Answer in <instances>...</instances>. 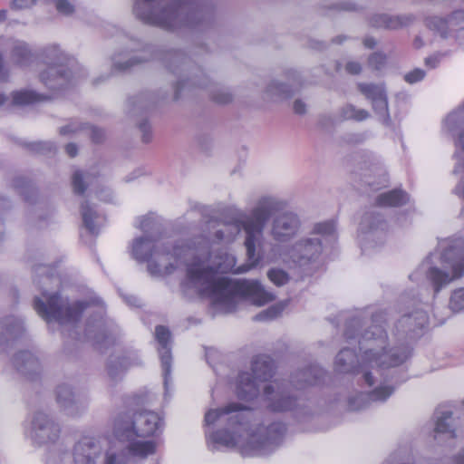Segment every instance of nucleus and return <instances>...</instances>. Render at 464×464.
<instances>
[{
  "label": "nucleus",
  "mask_w": 464,
  "mask_h": 464,
  "mask_svg": "<svg viewBox=\"0 0 464 464\" xmlns=\"http://www.w3.org/2000/svg\"><path fill=\"white\" fill-rule=\"evenodd\" d=\"M140 131L142 132V140L144 142H149L151 139L150 127L147 122H141L139 125Z\"/></svg>",
  "instance_id": "c03bdc74"
},
{
  "label": "nucleus",
  "mask_w": 464,
  "mask_h": 464,
  "mask_svg": "<svg viewBox=\"0 0 464 464\" xmlns=\"http://www.w3.org/2000/svg\"><path fill=\"white\" fill-rule=\"evenodd\" d=\"M95 440L92 437H82L74 446L73 459L75 464H95Z\"/></svg>",
  "instance_id": "4468645a"
},
{
  "label": "nucleus",
  "mask_w": 464,
  "mask_h": 464,
  "mask_svg": "<svg viewBox=\"0 0 464 464\" xmlns=\"http://www.w3.org/2000/svg\"><path fill=\"white\" fill-rule=\"evenodd\" d=\"M343 116L345 119L360 121L365 120L369 116V113L364 110H356L353 106L348 105L343 108Z\"/></svg>",
  "instance_id": "2f4dec72"
},
{
  "label": "nucleus",
  "mask_w": 464,
  "mask_h": 464,
  "mask_svg": "<svg viewBox=\"0 0 464 464\" xmlns=\"http://www.w3.org/2000/svg\"><path fill=\"white\" fill-rule=\"evenodd\" d=\"M113 433L119 441L126 444V452L133 458L145 459L156 452L157 443L153 440L141 439L138 433L127 430L124 427L114 426Z\"/></svg>",
  "instance_id": "1a4fd4ad"
},
{
  "label": "nucleus",
  "mask_w": 464,
  "mask_h": 464,
  "mask_svg": "<svg viewBox=\"0 0 464 464\" xmlns=\"http://www.w3.org/2000/svg\"><path fill=\"white\" fill-rule=\"evenodd\" d=\"M160 425V418L152 411L135 412L131 417H120L115 427H124L127 430L138 433L141 439H150L154 436Z\"/></svg>",
  "instance_id": "6e6552de"
},
{
  "label": "nucleus",
  "mask_w": 464,
  "mask_h": 464,
  "mask_svg": "<svg viewBox=\"0 0 464 464\" xmlns=\"http://www.w3.org/2000/svg\"><path fill=\"white\" fill-rule=\"evenodd\" d=\"M345 70L348 73L355 75L360 73L362 66L358 62L350 61L346 63Z\"/></svg>",
  "instance_id": "37998d69"
},
{
  "label": "nucleus",
  "mask_w": 464,
  "mask_h": 464,
  "mask_svg": "<svg viewBox=\"0 0 464 464\" xmlns=\"http://www.w3.org/2000/svg\"><path fill=\"white\" fill-rule=\"evenodd\" d=\"M43 295L46 299V303L36 297L34 302V308L46 322L56 321L59 324H66L76 322L82 317L84 310L82 303L69 304L58 293L49 295L44 294Z\"/></svg>",
  "instance_id": "39448f33"
},
{
  "label": "nucleus",
  "mask_w": 464,
  "mask_h": 464,
  "mask_svg": "<svg viewBox=\"0 0 464 464\" xmlns=\"http://www.w3.org/2000/svg\"><path fill=\"white\" fill-rule=\"evenodd\" d=\"M326 46L325 44L324 43H321V42H314L313 44H312V47L314 48V49H317V50H323L324 49Z\"/></svg>",
  "instance_id": "bf43d9fd"
},
{
  "label": "nucleus",
  "mask_w": 464,
  "mask_h": 464,
  "mask_svg": "<svg viewBox=\"0 0 464 464\" xmlns=\"http://www.w3.org/2000/svg\"><path fill=\"white\" fill-rule=\"evenodd\" d=\"M12 58L21 66L28 65L33 60L29 45L24 42H17L13 47Z\"/></svg>",
  "instance_id": "a211bd4d"
},
{
  "label": "nucleus",
  "mask_w": 464,
  "mask_h": 464,
  "mask_svg": "<svg viewBox=\"0 0 464 464\" xmlns=\"http://www.w3.org/2000/svg\"><path fill=\"white\" fill-rule=\"evenodd\" d=\"M286 430V428H285V425L282 422H278V423H273L269 428H268V434L269 436L271 435L272 432H275V433H277V434H283L285 433Z\"/></svg>",
  "instance_id": "a18cd8bd"
},
{
  "label": "nucleus",
  "mask_w": 464,
  "mask_h": 464,
  "mask_svg": "<svg viewBox=\"0 0 464 464\" xmlns=\"http://www.w3.org/2000/svg\"><path fill=\"white\" fill-rule=\"evenodd\" d=\"M46 100L47 97L37 94L33 89H24L14 94V103L16 105H29Z\"/></svg>",
  "instance_id": "6ab92c4d"
},
{
  "label": "nucleus",
  "mask_w": 464,
  "mask_h": 464,
  "mask_svg": "<svg viewBox=\"0 0 464 464\" xmlns=\"http://www.w3.org/2000/svg\"><path fill=\"white\" fill-rule=\"evenodd\" d=\"M117 456L116 454H107L104 464H116Z\"/></svg>",
  "instance_id": "6e6d98bb"
},
{
  "label": "nucleus",
  "mask_w": 464,
  "mask_h": 464,
  "mask_svg": "<svg viewBox=\"0 0 464 464\" xmlns=\"http://www.w3.org/2000/svg\"><path fill=\"white\" fill-rule=\"evenodd\" d=\"M72 185L73 192L78 195H82L86 190V185L83 181V176L80 170L73 173L72 178Z\"/></svg>",
  "instance_id": "c9c22d12"
},
{
  "label": "nucleus",
  "mask_w": 464,
  "mask_h": 464,
  "mask_svg": "<svg viewBox=\"0 0 464 464\" xmlns=\"http://www.w3.org/2000/svg\"><path fill=\"white\" fill-rule=\"evenodd\" d=\"M403 192L401 190H391L382 193L376 198V205L378 207H397L403 202Z\"/></svg>",
  "instance_id": "aec40b11"
},
{
  "label": "nucleus",
  "mask_w": 464,
  "mask_h": 464,
  "mask_svg": "<svg viewBox=\"0 0 464 464\" xmlns=\"http://www.w3.org/2000/svg\"><path fill=\"white\" fill-rule=\"evenodd\" d=\"M298 246L304 248V255L300 256L298 260L299 262H301V260L304 258L312 260L314 257H317L322 252V243L319 240L307 239Z\"/></svg>",
  "instance_id": "5701e85b"
},
{
  "label": "nucleus",
  "mask_w": 464,
  "mask_h": 464,
  "mask_svg": "<svg viewBox=\"0 0 464 464\" xmlns=\"http://www.w3.org/2000/svg\"><path fill=\"white\" fill-rule=\"evenodd\" d=\"M344 40H346V36H344V35H339V36H337V37L333 38L332 42H333L334 44H342Z\"/></svg>",
  "instance_id": "052dcab7"
},
{
  "label": "nucleus",
  "mask_w": 464,
  "mask_h": 464,
  "mask_svg": "<svg viewBox=\"0 0 464 464\" xmlns=\"http://www.w3.org/2000/svg\"><path fill=\"white\" fill-rule=\"evenodd\" d=\"M215 440L227 447H235L237 444L236 436L227 430H218L216 433Z\"/></svg>",
  "instance_id": "473e14b6"
},
{
  "label": "nucleus",
  "mask_w": 464,
  "mask_h": 464,
  "mask_svg": "<svg viewBox=\"0 0 464 464\" xmlns=\"http://www.w3.org/2000/svg\"><path fill=\"white\" fill-rule=\"evenodd\" d=\"M246 410H247V408L243 406L242 404L237 402H231L224 407L211 409L208 411H207L205 414V422L208 425H212L222 416L228 415L234 412L243 411Z\"/></svg>",
  "instance_id": "dca6fc26"
},
{
  "label": "nucleus",
  "mask_w": 464,
  "mask_h": 464,
  "mask_svg": "<svg viewBox=\"0 0 464 464\" xmlns=\"http://www.w3.org/2000/svg\"><path fill=\"white\" fill-rule=\"evenodd\" d=\"M403 22L399 16L379 14L374 18V25L386 29L395 30L401 27Z\"/></svg>",
  "instance_id": "393cba45"
},
{
  "label": "nucleus",
  "mask_w": 464,
  "mask_h": 464,
  "mask_svg": "<svg viewBox=\"0 0 464 464\" xmlns=\"http://www.w3.org/2000/svg\"><path fill=\"white\" fill-rule=\"evenodd\" d=\"M215 100L218 103L226 104L231 102L232 99L231 95L225 94L222 97H217Z\"/></svg>",
  "instance_id": "864d4df0"
},
{
  "label": "nucleus",
  "mask_w": 464,
  "mask_h": 464,
  "mask_svg": "<svg viewBox=\"0 0 464 464\" xmlns=\"http://www.w3.org/2000/svg\"><path fill=\"white\" fill-rule=\"evenodd\" d=\"M276 209L275 204L265 200L249 216L224 224V229L216 232L218 240H234L244 229L246 237L245 246L247 263L237 266L236 257L227 252L221 253L215 262V267L205 266L199 259H195L187 268L188 279L200 287L201 295L213 299L216 304H226L237 297L248 298L256 305H264L275 299V295L262 286L258 281L232 280L218 277V273L243 274L256 267L260 257L256 256V243L262 237L266 222Z\"/></svg>",
  "instance_id": "f257e3e1"
},
{
  "label": "nucleus",
  "mask_w": 464,
  "mask_h": 464,
  "mask_svg": "<svg viewBox=\"0 0 464 464\" xmlns=\"http://www.w3.org/2000/svg\"><path fill=\"white\" fill-rule=\"evenodd\" d=\"M7 77V72L5 70L3 56L0 53V80H5Z\"/></svg>",
  "instance_id": "5fc2aeb1"
},
{
  "label": "nucleus",
  "mask_w": 464,
  "mask_h": 464,
  "mask_svg": "<svg viewBox=\"0 0 464 464\" xmlns=\"http://www.w3.org/2000/svg\"><path fill=\"white\" fill-rule=\"evenodd\" d=\"M314 231L321 235H332L335 231V224L333 221L318 223L314 227Z\"/></svg>",
  "instance_id": "58836bf2"
},
{
  "label": "nucleus",
  "mask_w": 464,
  "mask_h": 464,
  "mask_svg": "<svg viewBox=\"0 0 464 464\" xmlns=\"http://www.w3.org/2000/svg\"><path fill=\"white\" fill-rule=\"evenodd\" d=\"M455 460L457 464H464V450L456 457Z\"/></svg>",
  "instance_id": "680f3d73"
},
{
  "label": "nucleus",
  "mask_w": 464,
  "mask_h": 464,
  "mask_svg": "<svg viewBox=\"0 0 464 464\" xmlns=\"http://www.w3.org/2000/svg\"><path fill=\"white\" fill-rule=\"evenodd\" d=\"M363 338L366 340H374L379 345H382L386 343L387 334L382 326L373 325L370 330L364 333Z\"/></svg>",
  "instance_id": "bb28decb"
},
{
  "label": "nucleus",
  "mask_w": 464,
  "mask_h": 464,
  "mask_svg": "<svg viewBox=\"0 0 464 464\" xmlns=\"http://www.w3.org/2000/svg\"><path fill=\"white\" fill-rule=\"evenodd\" d=\"M103 138V132L102 130L99 129H93L92 130V140L93 142H100L102 139Z\"/></svg>",
  "instance_id": "8fccbe9b"
},
{
  "label": "nucleus",
  "mask_w": 464,
  "mask_h": 464,
  "mask_svg": "<svg viewBox=\"0 0 464 464\" xmlns=\"http://www.w3.org/2000/svg\"><path fill=\"white\" fill-rule=\"evenodd\" d=\"M65 395L72 396V393L65 386L59 387L57 390V401L60 402V401H62V400H66Z\"/></svg>",
  "instance_id": "49530a36"
},
{
  "label": "nucleus",
  "mask_w": 464,
  "mask_h": 464,
  "mask_svg": "<svg viewBox=\"0 0 464 464\" xmlns=\"http://www.w3.org/2000/svg\"><path fill=\"white\" fill-rule=\"evenodd\" d=\"M235 419H236V420H235L236 424H239V425L244 424V416H243L242 413L237 414V416H235Z\"/></svg>",
  "instance_id": "e2e57ef3"
},
{
  "label": "nucleus",
  "mask_w": 464,
  "mask_h": 464,
  "mask_svg": "<svg viewBox=\"0 0 464 464\" xmlns=\"http://www.w3.org/2000/svg\"><path fill=\"white\" fill-rule=\"evenodd\" d=\"M344 356H348L349 359H353L355 357L354 351L351 349H343L336 356L335 359V365L337 368H340L342 366H344L346 364V362L344 360Z\"/></svg>",
  "instance_id": "ea45409f"
},
{
  "label": "nucleus",
  "mask_w": 464,
  "mask_h": 464,
  "mask_svg": "<svg viewBox=\"0 0 464 464\" xmlns=\"http://www.w3.org/2000/svg\"><path fill=\"white\" fill-rule=\"evenodd\" d=\"M441 262L446 267L451 269V276L437 267L429 269L428 277L432 283L436 293L443 285L461 277L464 274V249L459 246L458 240L455 241L454 245L450 246L444 250L441 256Z\"/></svg>",
  "instance_id": "0eeeda50"
},
{
  "label": "nucleus",
  "mask_w": 464,
  "mask_h": 464,
  "mask_svg": "<svg viewBox=\"0 0 464 464\" xmlns=\"http://www.w3.org/2000/svg\"><path fill=\"white\" fill-rule=\"evenodd\" d=\"M34 428L40 430H47L49 432L46 434L48 439L53 440L57 437L60 429L57 425L51 420L44 412H37L33 420Z\"/></svg>",
  "instance_id": "f3484780"
},
{
  "label": "nucleus",
  "mask_w": 464,
  "mask_h": 464,
  "mask_svg": "<svg viewBox=\"0 0 464 464\" xmlns=\"http://www.w3.org/2000/svg\"><path fill=\"white\" fill-rule=\"evenodd\" d=\"M285 309V304H277L275 305H272L268 307L266 310L259 313L254 317V320L256 321H266V320H273L279 316L283 310Z\"/></svg>",
  "instance_id": "c85d7f7f"
},
{
  "label": "nucleus",
  "mask_w": 464,
  "mask_h": 464,
  "mask_svg": "<svg viewBox=\"0 0 464 464\" xmlns=\"http://www.w3.org/2000/svg\"><path fill=\"white\" fill-rule=\"evenodd\" d=\"M39 58L45 68L39 72L38 78L47 87L78 84L88 75L86 69L58 44L44 47L40 51Z\"/></svg>",
  "instance_id": "20e7f679"
},
{
  "label": "nucleus",
  "mask_w": 464,
  "mask_h": 464,
  "mask_svg": "<svg viewBox=\"0 0 464 464\" xmlns=\"http://www.w3.org/2000/svg\"><path fill=\"white\" fill-rule=\"evenodd\" d=\"M12 5L17 9H23L27 6L25 0H13Z\"/></svg>",
  "instance_id": "603ef678"
},
{
  "label": "nucleus",
  "mask_w": 464,
  "mask_h": 464,
  "mask_svg": "<svg viewBox=\"0 0 464 464\" xmlns=\"http://www.w3.org/2000/svg\"><path fill=\"white\" fill-rule=\"evenodd\" d=\"M452 412L451 411H443L441 415L437 418L434 431L436 434H444L449 433L450 437L454 439L456 438V433L454 430L450 429V424L448 420H451Z\"/></svg>",
  "instance_id": "b1692460"
},
{
  "label": "nucleus",
  "mask_w": 464,
  "mask_h": 464,
  "mask_svg": "<svg viewBox=\"0 0 464 464\" xmlns=\"http://www.w3.org/2000/svg\"><path fill=\"white\" fill-rule=\"evenodd\" d=\"M427 25L430 29L440 34L441 37L447 36L449 26L446 19L433 16L427 20Z\"/></svg>",
  "instance_id": "cd10ccee"
},
{
  "label": "nucleus",
  "mask_w": 464,
  "mask_h": 464,
  "mask_svg": "<svg viewBox=\"0 0 464 464\" xmlns=\"http://www.w3.org/2000/svg\"><path fill=\"white\" fill-rule=\"evenodd\" d=\"M155 337L161 346V349L165 351V354L162 355V362L164 363H169V360L170 358L169 345L171 337L169 330L163 325H158L155 330Z\"/></svg>",
  "instance_id": "412c9836"
},
{
  "label": "nucleus",
  "mask_w": 464,
  "mask_h": 464,
  "mask_svg": "<svg viewBox=\"0 0 464 464\" xmlns=\"http://www.w3.org/2000/svg\"><path fill=\"white\" fill-rule=\"evenodd\" d=\"M72 130L69 129L68 126H64V127H62L61 130H60V133L62 135H66V134H69Z\"/></svg>",
  "instance_id": "338daca9"
},
{
  "label": "nucleus",
  "mask_w": 464,
  "mask_h": 464,
  "mask_svg": "<svg viewBox=\"0 0 464 464\" xmlns=\"http://www.w3.org/2000/svg\"><path fill=\"white\" fill-rule=\"evenodd\" d=\"M429 324V316L426 312L422 310H417L411 314H408V327L411 332H415L420 329L427 327Z\"/></svg>",
  "instance_id": "4be33fe9"
},
{
  "label": "nucleus",
  "mask_w": 464,
  "mask_h": 464,
  "mask_svg": "<svg viewBox=\"0 0 464 464\" xmlns=\"http://www.w3.org/2000/svg\"><path fill=\"white\" fill-rule=\"evenodd\" d=\"M413 45L415 48L419 49L423 45V43L419 37H416V39L413 42Z\"/></svg>",
  "instance_id": "0e129e2a"
},
{
  "label": "nucleus",
  "mask_w": 464,
  "mask_h": 464,
  "mask_svg": "<svg viewBox=\"0 0 464 464\" xmlns=\"http://www.w3.org/2000/svg\"><path fill=\"white\" fill-rule=\"evenodd\" d=\"M82 216L85 227L90 232H93L95 229L94 221L97 214L87 201L82 204Z\"/></svg>",
  "instance_id": "a878e982"
},
{
  "label": "nucleus",
  "mask_w": 464,
  "mask_h": 464,
  "mask_svg": "<svg viewBox=\"0 0 464 464\" xmlns=\"http://www.w3.org/2000/svg\"><path fill=\"white\" fill-rule=\"evenodd\" d=\"M160 61L173 73L190 68L191 59L182 50H164L159 46L145 44L130 37L125 49L111 57V70L119 72H130L151 61Z\"/></svg>",
  "instance_id": "7ed1b4c3"
},
{
  "label": "nucleus",
  "mask_w": 464,
  "mask_h": 464,
  "mask_svg": "<svg viewBox=\"0 0 464 464\" xmlns=\"http://www.w3.org/2000/svg\"><path fill=\"white\" fill-rule=\"evenodd\" d=\"M439 63V58L437 56H431L425 59V63L431 68H434L437 66Z\"/></svg>",
  "instance_id": "3c124183"
},
{
  "label": "nucleus",
  "mask_w": 464,
  "mask_h": 464,
  "mask_svg": "<svg viewBox=\"0 0 464 464\" xmlns=\"http://www.w3.org/2000/svg\"><path fill=\"white\" fill-rule=\"evenodd\" d=\"M109 75H110V74H108V75L106 76V78H108V77H109ZM104 82H105V77H104V76H101V77L97 78V79L94 81V82H93V83H94V84H102V83H104Z\"/></svg>",
  "instance_id": "69168bd1"
},
{
  "label": "nucleus",
  "mask_w": 464,
  "mask_h": 464,
  "mask_svg": "<svg viewBox=\"0 0 464 464\" xmlns=\"http://www.w3.org/2000/svg\"><path fill=\"white\" fill-rule=\"evenodd\" d=\"M275 362L265 354L256 355L252 362V372H241L237 378V395L241 400H251L259 394L262 382L275 375Z\"/></svg>",
  "instance_id": "423d86ee"
},
{
  "label": "nucleus",
  "mask_w": 464,
  "mask_h": 464,
  "mask_svg": "<svg viewBox=\"0 0 464 464\" xmlns=\"http://www.w3.org/2000/svg\"><path fill=\"white\" fill-rule=\"evenodd\" d=\"M133 13L144 24L171 32L202 33L216 22L211 0H133Z\"/></svg>",
  "instance_id": "f03ea898"
},
{
  "label": "nucleus",
  "mask_w": 464,
  "mask_h": 464,
  "mask_svg": "<svg viewBox=\"0 0 464 464\" xmlns=\"http://www.w3.org/2000/svg\"><path fill=\"white\" fill-rule=\"evenodd\" d=\"M424 76H425V72L423 70L415 69L411 72L408 73V83L413 84V83L420 81L421 79H423Z\"/></svg>",
  "instance_id": "a19ab883"
},
{
  "label": "nucleus",
  "mask_w": 464,
  "mask_h": 464,
  "mask_svg": "<svg viewBox=\"0 0 464 464\" xmlns=\"http://www.w3.org/2000/svg\"><path fill=\"white\" fill-rule=\"evenodd\" d=\"M363 44H364L365 47L372 49L375 46L376 42L373 38L369 37L364 40Z\"/></svg>",
  "instance_id": "13d9d810"
},
{
  "label": "nucleus",
  "mask_w": 464,
  "mask_h": 464,
  "mask_svg": "<svg viewBox=\"0 0 464 464\" xmlns=\"http://www.w3.org/2000/svg\"><path fill=\"white\" fill-rule=\"evenodd\" d=\"M6 19V11L1 10L0 11V23L4 22Z\"/></svg>",
  "instance_id": "774afa93"
},
{
  "label": "nucleus",
  "mask_w": 464,
  "mask_h": 464,
  "mask_svg": "<svg viewBox=\"0 0 464 464\" xmlns=\"http://www.w3.org/2000/svg\"><path fill=\"white\" fill-rule=\"evenodd\" d=\"M294 111L296 114H304L305 112V104L301 100H296L294 102Z\"/></svg>",
  "instance_id": "de8ad7c7"
},
{
  "label": "nucleus",
  "mask_w": 464,
  "mask_h": 464,
  "mask_svg": "<svg viewBox=\"0 0 464 464\" xmlns=\"http://www.w3.org/2000/svg\"><path fill=\"white\" fill-rule=\"evenodd\" d=\"M406 355L396 348L375 351L371 348L365 352V359L372 368H390L403 363Z\"/></svg>",
  "instance_id": "f8f14e48"
},
{
  "label": "nucleus",
  "mask_w": 464,
  "mask_h": 464,
  "mask_svg": "<svg viewBox=\"0 0 464 464\" xmlns=\"http://www.w3.org/2000/svg\"><path fill=\"white\" fill-rule=\"evenodd\" d=\"M363 377H364V381H365V382H366L369 386L373 385L374 381H373V377H372V373H371V372H366L364 373Z\"/></svg>",
  "instance_id": "4d7b16f0"
},
{
  "label": "nucleus",
  "mask_w": 464,
  "mask_h": 464,
  "mask_svg": "<svg viewBox=\"0 0 464 464\" xmlns=\"http://www.w3.org/2000/svg\"><path fill=\"white\" fill-rule=\"evenodd\" d=\"M132 254L137 260L149 263L152 261L154 257L160 256L171 255L173 256H179L180 251L179 246L170 247L167 244L160 242V239L142 237L134 240Z\"/></svg>",
  "instance_id": "9d476101"
},
{
  "label": "nucleus",
  "mask_w": 464,
  "mask_h": 464,
  "mask_svg": "<svg viewBox=\"0 0 464 464\" xmlns=\"http://www.w3.org/2000/svg\"><path fill=\"white\" fill-rule=\"evenodd\" d=\"M56 10L63 15H71L75 11L74 0H52Z\"/></svg>",
  "instance_id": "72a5a7b5"
},
{
  "label": "nucleus",
  "mask_w": 464,
  "mask_h": 464,
  "mask_svg": "<svg viewBox=\"0 0 464 464\" xmlns=\"http://www.w3.org/2000/svg\"><path fill=\"white\" fill-rule=\"evenodd\" d=\"M369 66L375 71H382L386 63H387V57L385 54L382 53H373L368 60Z\"/></svg>",
  "instance_id": "f704fd0d"
},
{
  "label": "nucleus",
  "mask_w": 464,
  "mask_h": 464,
  "mask_svg": "<svg viewBox=\"0 0 464 464\" xmlns=\"http://www.w3.org/2000/svg\"><path fill=\"white\" fill-rule=\"evenodd\" d=\"M393 392V389L389 386L378 387L371 392V398L376 401H385Z\"/></svg>",
  "instance_id": "e433bc0d"
},
{
  "label": "nucleus",
  "mask_w": 464,
  "mask_h": 464,
  "mask_svg": "<svg viewBox=\"0 0 464 464\" xmlns=\"http://www.w3.org/2000/svg\"><path fill=\"white\" fill-rule=\"evenodd\" d=\"M450 306L453 310L464 309V289L455 291L450 298Z\"/></svg>",
  "instance_id": "4c0bfd02"
},
{
  "label": "nucleus",
  "mask_w": 464,
  "mask_h": 464,
  "mask_svg": "<svg viewBox=\"0 0 464 464\" xmlns=\"http://www.w3.org/2000/svg\"><path fill=\"white\" fill-rule=\"evenodd\" d=\"M299 227L297 216L293 213H284L276 218L272 233L276 240L285 241L294 236Z\"/></svg>",
  "instance_id": "ddd939ff"
},
{
  "label": "nucleus",
  "mask_w": 464,
  "mask_h": 464,
  "mask_svg": "<svg viewBox=\"0 0 464 464\" xmlns=\"http://www.w3.org/2000/svg\"><path fill=\"white\" fill-rule=\"evenodd\" d=\"M196 70L198 72L195 75H193L191 77H188L187 79H182V82H181L182 85L187 84V85H189L190 87H196L198 84H200V82H198L196 80V78L201 77L203 75V72L198 68H197Z\"/></svg>",
  "instance_id": "79ce46f5"
},
{
  "label": "nucleus",
  "mask_w": 464,
  "mask_h": 464,
  "mask_svg": "<svg viewBox=\"0 0 464 464\" xmlns=\"http://www.w3.org/2000/svg\"><path fill=\"white\" fill-rule=\"evenodd\" d=\"M286 82H277L274 87H289L290 85H302L303 77L299 72L294 69H289L285 72Z\"/></svg>",
  "instance_id": "c756f323"
},
{
  "label": "nucleus",
  "mask_w": 464,
  "mask_h": 464,
  "mask_svg": "<svg viewBox=\"0 0 464 464\" xmlns=\"http://www.w3.org/2000/svg\"><path fill=\"white\" fill-rule=\"evenodd\" d=\"M363 95L372 101L373 110L385 114L388 111V101L385 89H361Z\"/></svg>",
  "instance_id": "2eb2a0df"
},
{
  "label": "nucleus",
  "mask_w": 464,
  "mask_h": 464,
  "mask_svg": "<svg viewBox=\"0 0 464 464\" xmlns=\"http://www.w3.org/2000/svg\"><path fill=\"white\" fill-rule=\"evenodd\" d=\"M65 151L69 157L73 158L77 155L78 148L76 144L69 143L65 146Z\"/></svg>",
  "instance_id": "09e8293b"
},
{
  "label": "nucleus",
  "mask_w": 464,
  "mask_h": 464,
  "mask_svg": "<svg viewBox=\"0 0 464 464\" xmlns=\"http://www.w3.org/2000/svg\"><path fill=\"white\" fill-rule=\"evenodd\" d=\"M267 276L277 286L285 285L289 280L288 274L282 269L272 268L268 271Z\"/></svg>",
  "instance_id": "7c9ffc66"
},
{
  "label": "nucleus",
  "mask_w": 464,
  "mask_h": 464,
  "mask_svg": "<svg viewBox=\"0 0 464 464\" xmlns=\"http://www.w3.org/2000/svg\"><path fill=\"white\" fill-rule=\"evenodd\" d=\"M273 384L264 387V395L270 401L268 407L272 411L282 412L294 409L296 399L288 394L286 384L283 382L274 381Z\"/></svg>",
  "instance_id": "9b49d317"
}]
</instances>
